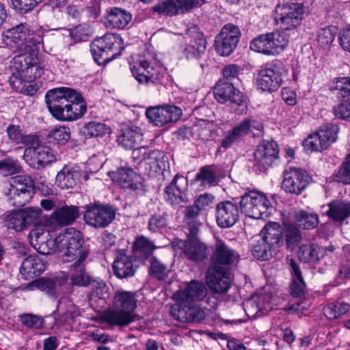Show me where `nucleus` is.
Returning <instances> with one entry per match:
<instances>
[{"mask_svg":"<svg viewBox=\"0 0 350 350\" xmlns=\"http://www.w3.org/2000/svg\"><path fill=\"white\" fill-rule=\"evenodd\" d=\"M21 212L27 226L40 221L42 210L38 207H29L21 210Z\"/></svg>","mask_w":350,"mask_h":350,"instance_id":"obj_60","label":"nucleus"},{"mask_svg":"<svg viewBox=\"0 0 350 350\" xmlns=\"http://www.w3.org/2000/svg\"><path fill=\"white\" fill-rule=\"evenodd\" d=\"M42 0H11L14 8L21 13L32 10Z\"/></svg>","mask_w":350,"mask_h":350,"instance_id":"obj_61","label":"nucleus"},{"mask_svg":"<svg viewBox=\"0 0 350 350\" xmlns=\"http://www.w3.org/2000/svg\"><path fill=\"white\" fill-rule=\"evenodd\" d=\"M240 37L241 31L237 26L226 24L215 37V51L221 56L230 55L237 48Z\"/></svg>","mask_w":350,"mask_h":350,"instance_id":"obj_17","label":"nucleus"},{"mask_svg":"<svg viewBox=\"0 0 350 350\" xmlns=\"http://www.w3.org/2000/svg\"><path fill=\"white\" fill-rule=\"evenodd\" d=\"M293 216L297 224L304 229L314 228L319 221L317 215L303 210L295 211Z\"/></svg>","mask_w":350,"mask_h":350,"instance_id":"obj_48","label":"nucleus"},{"mask_svg":"<svg viewBox=\"0 0 350 350\" xmlns=\"http://www.w3.org/2000/svg\"><path fill=\"white\" fill-rule=\"evenodd\" d=\"M174 105H163L148 107L146 116L149 122L157 126H162L172 120Z\"/></svg>","mask_w":350,"mask_h":350,"instance_id":"obj_28","label":"nucleus"},{"mask_svg":"<svg viewBox=\"0 0 350 350\" xmlns=\"http://www.w3.org/2000/svg\"><path fill=\"white\" fill-rule=\"evenodd\" d=\"M275 21L282 30H293L301 23L304 13L302 4L280 1L275 8Z\"/></svg>","mask_w":350,"mask_h":350,"instance_id":"obj_9","label":"nucleus"},{"mask_svg":"<svg viewBox=\"0 0 350 350\" xmlns=\"http://www.w3.org/2000/svg\"><path fill=\"white\" fill-rule=\"evenodd\" d=\"M325 214L336 221H343L350 216V202L332 200L327 204Z\"/></svg>","mask_w":350,"mask_h":350,"instance_id":"obj_37","label":"nucleus"},{"mask_svg":"<svg viewBox=\"0 0 350 350\" xmlns=\"http://www.w3.org/2000/svg\"><path fill=\"white\" fill-rule=\"evenodd\" d=\"M204 0H176V14H184L199 8L204 3Z\"/></svg>","mask_w":350,"mask_h":350,"instance_id":"obj_59","label":"nucleus"},{"mask_svg":"<svg viewBox=\"0 0 350 350\" xmlns=\"http://www.w3.org/2000/svg\"><path fill=\"white\" fill-rule=\"evenodd\" d=\"M72 267L75 271L71 274L70 280L73 285L86 286L92 283L93 280L85 271L83 262L77 264L76 267Z\"/></svg>","mask_w":350,"mask_h":350,"instance_id":"obj_50","label":"nucleus"},{"mask_svg":"<svg viewBox=\"0 0 350 350\" xmlns=\"http://www.w3.org/2000/svg\"><path fill=\"white\" fill-rule=\"evenodd\" d=\"M131 71L133 77L139 83H148L154 82V70L146 60L135 62L130 65Z\"/></svg>","mask_w":350,"mask_h":350,"instance_id":"obj_35","label":"nucleus"},{"mask_svg":"<svg viewBox=\"0 0 350 350\" xmlns=\"http://www.w3.org/2000/svg\"><path fill=\"white\" fill-rule=\"evenodd\" d=\"M230 271L208 268L206 274V282L210 288L215 293L223 294L228 291L230 287L229 280Z\"/></svg>","mask_w":350,"mask_h":350,"instance_id":"obj_27","label":"nucleus"},{"mask_svg":"<svg viewBox=\"0 0 350 350\" xmlns=\"http://www.w3.org/2000/svg\"><path fill=\"white\" fill-rule=\"evenodd\" d=\"M284 235L287 247L291 250H293L301 240L299 229L293 224L286 225Z\"/></svg>","mask_w":350,"mask_h":350,"instance_id":"obj_52","label":"nucleus"},{"mask_svg":"<svg viewBox=\"0 0 350 350\" xmlns=\"http://www.w3.org/2000/svg\"><path fill=\"white\" fill-rule=\"evenodd\" d=\"M37 144H29L24 150L23 157L34 168H42L55 160L50 148Z\"/></svg>","mask_w":350,"mask_h":350,"instance_id":"obj_20","label":"nucleus"},{"mask_svg":"<svg viewBox=\"0 0 350 350\" xmlns=\"http://www.w3.org/2000/svg\"><path fill=\"white\" fill-rule=\"evenodd\" d=\"M350 310V304L344 301L328 303L323 308L325 316L330 320L338 319Z\"/></svg>","mask_w":350,"mask_h":350,"instance_id":"obj_46","label":"nucleus"},{"mask_svg":"<svg viewBox=\"0 0 350 350\" xmlns=\"http://www.w3.org/2000/svg\"><path fill=\"white\" fill-rule=\"evenodd\" d=\"M336 34L337 29L334 26L321 28L317 32V42L322 47L329 46L334 42Z\"/></svg>","mask_w":350,"mask_h":350,"instance_id":"obj_53","label":"nucleus"},{"mask_svg":"<svg viewBox=\"0 0 350 350\" xmlns=\"http://www.w3.org/2000/svg\"><path fill=\"white\" fill-rule=\"evenodd\" d=\"M154 13L165 16L175 15V0H162L154 5L152 8Z\"/></svg>","mask_w":350,"mask_h":350,"instance_id":"obj_57","label":"nucleus"},{"mask_svg":"<svg viewBox=\"0 0 350 350\" xmlns=\"http://www.w3.org/2000/svg\"><path fill=\"white\" fill-rule=\"evenodd\" d=\"M21 170V166L15 161L5 159L0 162V174L3 176H9L18 173Z\"/></svg>","mask_w":350,"mask_h":350,"instance_id":"obj_62","label":"nucleus"},{"mask_svg":"<svg viewBox=\"0 0 350 350\" xmlns=\"http://www.w3.org/2000/svg\"><path fill=\"white\" fill-rule=\"evenodd\" d=\"M206 313L196 306H183L178 308L176 320L182 322L198 323L204 320Z\"/></svg>","mask_w":350,"mask_h":350,"instance_id":"obj_40","label":"nucleus"},{"mask_svg":"<svg viewBox=\"0 0 350 350\" xmlns=\"http://www.w3.org/2000/svg\"><path fill=\"white\" fill-rule=\"evenodd\" d=\"M297 255L299 260L304 263L315 262L323 257V250L314 244L302 245Z\"/></svg>","mask_w":350,"mask_h":350,"instance_id":"obj_42","label":"nucleus"},{"mask_svg":"<svg viewBox=\"0 0 350 350\" xmlns=\"http://www.w3.org/2000/svg\"><path fill=\"white\" fill-rule=\"evenodd\" d=\"M240 259L239 253L228 245L223 240L217 239L214 244L208 268L221 271H230L231 267L237 265Z\"/></svg>","mask_w":350,"mask_h":350,"instance_id":"obj_12","label":"nucleus"},{"mask_svg":"<svg viewBox=\"0 0 350 350\" xmlns=\"http://www.w3.org/2000/svg\"><path fill=\"white\" fill-rule=\"evenodd\" d=\"M330 90L336 92L340 103L333 107L334 116L350 121V77H338L333 79Z\"/></svg>","mask_w":350,"mask_h":350,"instance_id":"obj_13","label":"nucleus"},{"mask_svg":"<svg viewBox=\"0 0 350 350\" xmlns=\"http://www.w3.org/2000/svg\"><path fill=\"white\" fill-rule=\"evenodd\" d=\"M293 280L291 284V293L296 298L302 299L305 296L306 284L299 265L293 259L290 260Z\"/></svg>","mask_w":350,"mask_h":350,"instance_id":"obj_38","label":"nucleus"},{"mask_svg":"<svg viewBox=\"0 0 350 350\" xmlns=\"http://www.w3.org/2000/svg\"><path fill=\"white\" fill-rule=\"evenodd\" d=\"M216 221L221 228H230L239 220V208L231 201L219 202L216 207Z\"/></svg>","mask_w":350,"mask_h":350,"instance_id":"obj_23","label":"nucleus"},{"mask_svg":"<svg viewBox=\"0 0 350 350\" xmlns=\"http://www.w3.org/2000/svg\"><path fill=\"white\" fill-rule=\"evenodd\" d=\"M150 274L159 280H165L170 272L167 267L154 257L150 259Z\"/></svg>","mask_w":350,"mask_h":350,"instance_id":"obj_54","label":"nucleus"},{"mask_svg":"<svg viewBox=\"0 0 350 350\" xmlns=\"http://www.w3.org/2000/svg\"><path fill=\"white\" fill-rule=\"evenodd\" d=\"M10 140L16 144H37L39 142L38 137L34 135H25L22 133L20 126L10 124L6 129Z\"/></svg>","mask_w":350,"mask_h":350,"instance_id":"obj_43","label":"nucleus"},{"mask_svg":"<svg viewBox=\"0 0 350 350\" xmlns=\"http://www.w3.org/2000/svg\"><path fill=\"white\" fill-rule=\"evenodd\" d=\"M45 101L52 116L61 121L77 120L86 111V105L81 94L69 88L48 91Z\"/></svg>","mask_w":350,"mask_h":350,"instance_id":"obj_1","label":"nucleus"},{"mask_svg":"<svg viewBox=\"0 0 350 350\" xmlns=\"http://www.w3.org/2000/svg\"><path fill=\"white\" fill-rule=\"evenodd\" d=\"M207 295V288L204 283L198 280H191L183 291L176 292V299L187 301L203 300Z\"/></svg>","mask_w":350,"mask_h":350,"instance_id":"obj_30","label":"nucleus"},{"mask_svg":"<svg viewBox=\"0 0 350 350\" xmlns=\"http://www.w3.org/2000/svg\"><path fill=\"white\" fill-rule=\"evenodd\" d=\"M123 49L120 36L111 33L95 39L90 46L91 53L98 65L112 61L121 54Z\"/></svg>","mask_w":350,"mask_h":350,"instance_id":"obj_4","label":"nucleus"},{"mask_svg":"<svg viewBox=\"0 0 350 350\" xmlns=\"http://www.w3.org/2000/svg\"><path fill=\"white\" fill-rule=\"evenodd\" d=\"M9 70L11 73L10 82L13 87H19L23 82H31L44 73L37 53H24L16 55L11 62Z\"/></svg>","mask_w":350,"mask_h":350,"instance_id":"obj_2","label":"nucleus"},{"mask_svg":"<svg viewBox=\"0 0 350 350\" xmlns=\"http://www.w3.org/2000/svg\"><path fill=\"white\" fill-rule=\"evenodd\" d=\"M214 96L216 100L221 103L230 101L231 107L239 115L246 113L247 102L241 92L236 90L232 83L219 81L214 89Z\"/></svg>","mask_w":350,"mask_h":350,"instance_id":"obj_11","label":"nucleus"},{"mask_svg":"<svg viewBox=\"0 0 350 350\" xmlns=\"http://www.w3.org/2000/svg\"><path fill=\"white\" fill-rule=\"evenodd\" d=\"M57 248L63 261L74 262L72 267L83 262L88 257L89 250L83 245L84 240L80 231L69 228L56 238Z\"/></svg>","mask_w":350,"mask_h":350,"instance_id":"obj_3","label":"nucleus"},{"mask_svg":"<svg viewBox=\"0 0 350 350\" xmlns=\"http://www.w3.org/2000/svg\"><path fill=\"white\" fill-rule=\"evenodd\" d=\"M338 182L344 184L350 183V153L347 155L337 174Z\"/></svg>","mask_w":350,"mask_h":350,"instance_id":"obj_64","label":"nucleus"},{"mask_svg":"<svg viewBox=\"0 0 350 350\" xmlns=\"http://www.w3.org/2000/svg\"><path fill=\"white\" fill-rule=\"evenodd\" d=\"M143 140L140 128L134 125L123 124L117 136V142L125 149H133L139 146Z\"/></svg>","mask_w":350,"mask_h":350,"instance_id":"obj_25","label":"nucleus"},{"mask_svg":"<svg viewBox=\"0 0 350 350\" xmlns=\"http://www.w3.org/2000/svg\"><path fill=\"white\" fill-rule=\"evenodd\" d=\"M288 43V37L283 31L261 34L250 43V49L265 55H275L282 53Z\"/></svg>","mask_w":350,"mask_h":350,"instance_id":"obj_10","label":"nucleus"},{"mask_svg":"<svg viewBox=\"0 0 350 350\" xmlns=\"http://www.w3.org/2000/svg\"><path fill=\"white\" fill-rule=\"evenodd\" d=\"M286 70L280 62H275L262 68L257 77L258 87L262 91L274 92L282 85Z\"/></svg>","mask_w":350,"mask_h":350,"instance_id":"obj_15","label":"nucleus"},{"mask_svg":"<svg viewBox=\"0 0 350 350\" xmlns=\"http://www.w3.org/2000/svg\"><path fill=\"white\" fill-rule=\"evenodd\" d=\"M22 323L29 328L39 329L44 325V319L36 314H25L21 316Z\"/></svg>","mask_w":350,"mask_h":350,"instance_id":"obj_63","label":"nucleus"},{"mask_svg":"<svg viewBox=\"0 0 350 350\" xmlns=\"http://www.w3.org/2000/svg\"><path fill=\"white\" fill-rule=\"evenodd\" d=\"M145 170L150 176L155 177L165 170L167 163L163 153L158 150H152L145 157Z\"/></svg>","mask_w":350,"mask_h":350,"instance_id":"obj_33","label":"nucleus"},{"mask_svg":"<svg viewBox=\"0 0 350 350\" xmlns=\"http://www.w3.org/2000/svg\"><path fill=\"white\" fill-rule=\"evenodd\" d=\"M33 190L34 183L31 177L18 175L9 179L5 193L13 206L21 207L31 198Z\"/></svg>","mask_w":350,"mask_h":350,"instance_id":"obj_7","label":"nucleus"},{"mask_svg":"<svg viewBox=\"0 0 350 350\" xmlns=\"http://www.w3.org/2000/svg\"><path fill=\"white\" fill-rule=\"evenodd\" d=\"M100 318L103 322L110 325L124 327L136 321L137 315L116 308L104 310Z\"/></svg>","mask_w":350,"mask_h":350,"instance_id":"obj_26","label":"nucleus"},{"mask_svg":"<svg viewBox=\"0 0 350 350\" xmlns=\"http://www.w3.org/2000/svg\"><path fill=\"white\" fill-rule=\"evenodd\" d=\"M107 23L113 28L119 29L126 27L132 19L130 12L119 8H113L107 14Z\"/></svg>","mask_w":350,"mask_h":350,"instance_id":"obj_39","label":"nucleus"},{"mask_svg":"<svg viewBox=\"0 0 350 350\" xmlns=\"http://www.w3.org/2000/svg\"><path fill=\"white\" fill-rule=\"evenodd\" d=\"M113 270L114 275L121 279L133 276L135 268L132 257L124 251H118L113 263Z\"/></svg>","mask_w":350,"mask_h":350,"instance_id":"obj_31","label":"nucleus"},{"mask_svg":"<svg viewBox=\"0 0 350 350\" xmlns=\"http://www.w3.org/2000/svg\"><path fill=\"white\" fill-rule=\"evenodd\" d=\"M240 206L247 216L256 219L268 218L273 209L268 198L256 191H250L242 196Z\"/></svg>","mask_w":350,"mask_h":350,"instance_id":"obj_8","label":"nucleus"},{"mask_svg":"<svg viewBox=\"0 0 350 350\" xmlns=\"http://www.w3.org/2000/svg\"><path fill=\"white\" fill-rule=\"evenodd\" d=\"M182 212L184 213L183 228L187 230V237L196 238L202 224L198 219L200 210L195 205H189L185 206Z\"/></svg>","mask_w":350,"mask_h":350,"instance_id":"obj_32","label":"nucleus"},{"mask_svg":"<svg viewBox=\"0 0 350 350\" xmlns=\"http://www.w3.org/2000/svg\"><path fill=\"white\" fill-rule=\"evenodd\" d=\"M108 130L106 124L98 122H90L82 129L83 133L89 137L103 135L107 133Z\"/></svg>","mask_w":350,"mask_h":350,"instance_id":"obj_55","label":"nucleus"},{"mask_svg":"<svg viewBox=\"0 0 350 350\" xmlns=\"http://www.w3.org/2000/svg\"><path fill=\"white\" fill-rule=\"evenodd\" d=\"M90 285L92 286L91 299L105 300L109 297L108 287L103 280H94Z\"/></svg>","mask_w":350,"mask_h":350,"instance_id":"obj_58","label":"nucleus"},{"mask_svg":"<svg viewBox=\"0 0 350 350\" xmlns=\"http://www.w3.org/2000/svg\"><path fill=\"white\" fill-rule=\"evenodd\" d=\"M79 208L76 206H64L57 208L51 215L53 224L64 226L72 224L79 217Z\"/></svg>","mask_w":350,"mask_h":350,"instance_id":"obj_34","label":"nucleus"},{"mask_svg":"<svg viewBox=\"0 0 350 350\" xmlns=\"http://www.w3.org/2000/svg\"><path fill=\"white\" fill-rule=\"evenodd\" d=\"M45 264L38 256H29L22 262L21 272L24 274L38 275L45 271Z\"/></svg>","mask_w":350,"mask_h":350,"instance_id":"obj_44","label":"nucleus"},{"mask_svg":"<svg viewBox=\"0 0 350 350\" xmlns=\"http://www.w3.org/2000/svg\"><path fill=\"white\" fill-rule=\"evenodd\" d=\"M154 249L155 246L152 242L142 237L135 241L133 252L136 258L143 260L149 257L153 253Z\"/></svg>","mask_w":350,"mask_h":350,"instance_id":"obj_47","label":"nucleus"},{"mask_svg":"<svg viewBox=\"0 0 350 350\" xmlns=\"http://www.w3.org/2000/svg\"><path fill=\"white\" fill-rule=\"evenodd\" d=\"M262 239L277 249L282 241V229L277 222H269L261 231Z\"/></svg>","mask_w":350,"mask_h":350,"instance_id":"obj_41","label":"nucleus"},{"mask_svg":"<svg viewBox=\"0 0 350 350\" xmlns=\"http://www.w3.org/2000/svg\"><path fill=\"white\" fill-rule=\"evenodd\" d=\"M5 221L8 228L14 229L16 231H21L27 226L21 211L8 215Z\"/></svg>","mask_w":350,"mask_h":350,"instance_id":"obj_56","label":"nucleus"},{"mask_svg":"<svg viewBox=\"0 0 350 350\" xmlns=\"http://www.w3.org/2000/svg\"><path fill=\"white\" fill-rule=\"evenodd\" d=\"M282 188L289 193L299 195L311 180L308 173L301 168L291 167L283 173Z\"/></svg>","mask_w":350,"mask_h":350,"instance_id":"obj_18","label":"nucleus"},{"mask_svg":"<svg viewBox=\"0 0 350 350\" xmlns=\"http://www.w3.org/2000/svg\"><path fill=\"white\" fill-rule=\"evenodd\" d=\"M279 150L275 142H262L254 152V167L260 172L269 169L278 158Z\"/></svg>","mask_w":350,"mask_h":350,"instance_id":"obj_19","label":"nucleus"},{"mask_svg":"<svg viewBox=\"0 0 350 350\" xmlns=\"http://www.w3.org/2000/svg\"><path fill=\"white\" fill-rule=\"evenodd\" d=\"M81 175L79 167L65 165L56 176V184L62 189L74 188L80 183Z\"/></svg>","mask_w":350,"mask_h":350,"instance_id":"obj_29","label":"nucleus"},{"mask_svg":"<svg viewBox=\"0 0 350 350\" xmlns=\"http://www.w3.org/2000/svg\"><path fill=\"white\" fill-rule=\"evenodd\" d=\"M30 244L40 254L49 255L55 251L56 239L53 240L50 232L44 228H36L29 234Z\"/></svg>","mask_w":350,"mask_h":350,"instance_id":"obj_21","label":"nucleus"},{"mask_svg":"<svg viewBox=\"0 0 350 350\" xmlns=\"http://www.w3.org/2000/svg\"><path fill=\"white\" fill-rule=\"evenodd\" d=\"M109 176L115 183L124 189L135 191L143 186L142 176L131 167H119L116 171L109 172Z\"/></svg>","mask_w":350,"mask_h":350,"instance_id":"obj_22","label":"nucleus"},{"mask_svg":"<svg viewBox=\"0 0 350 350\" xmlns=\"http://www.w3.org/2000/svg\"><path fill=\"white\" fill-rule=\"evenodd\" d=\"M115 209L100 203H90L85 206L83 219L88 225L96 228H105L115 219Z\"/></svg>","mask_w":350,"mask_h":350,"instance_id":"obj_14","label":"nucleus"},{"mask_svg":"<svg viewBox=\"0 0 350 350\" xmlns=\"http://www.w3.org/2000/svg\"><path fill=\"white\" fill-rule=\"evenodd\" d=\"M70 137L69 129L65 126H60L51 130L47 136L49 143L57 145L66 144Z\"/></svg>","mask_w":350,"mask_h":350,"instance_id":"obj_51","label":"nucleus"},{"mask_svg":"<svg viewBox=\"0 0 350 350\" xmlns=\"http://www.w3.org/2000/svg\"><path fill=\"white\" fill-rule=\"evenodd\" d=\"M276 249L267 243L265 240H259L252 249L253 256L260 260H267L272 256L273 251Z\"/></svg>","mask_w":350,"mask_h":350,"instance_id":"obj_49","label":"nucleus"},{"mask_svg":"<svg viewBox=\"0 0 350 350\" xmlns=\"http://www.w3.org/2000/svg\"><path fill=\"white\" fill-rule=\"evenodd\" d=\"M339 128L336 124L325 126L317 132L311 134L303 142L308 151L318 152L327 149L337 139Z\"/></svg>","mask_w":350,"mask_h":350,"instance_id":"obj_16","label":"nucleus"},{"mask_svg":"<svg viewBox=\"0 0 350 350\" xmlns=\"http://www.w3.org/2000/svg\"><path fill=\"white\" fill-rule=\"evenodd\" d=\"M189 240L183 241L176 239V247L180 248L185 256L194 262L202 261L207 258V247L195 238L188 237Z\"/></svg>","mask_w":350,"mask_h":350,"instance_id":"obj_24","label":"nucleus"},{"mask_svg":"<svg viewBox=\"0 0 350 350\" xmlns=\"http://www.w3.org/2000/svg\"><path fill=\"white\" fill-rule=\"evenodd\" d=\"M263 129L262 123L256 117L245 118L226 132L219 149L226 150L232 145L240 143L243 137L250 132L254 136H260L263 133Z\"/></svg>","mask_w":350,"mask_h":350,"instance_id":"obj_6","label":"nucleus"},{"mask_svg":"<svg viewBox=\"0 0 350 350\" xmlns=\"http://www.w3.org/2000/svg\"><path fill=\"white\" fill-rule=\"evenodd\" d=\"M206 40L199 28L194 25L185 29L183 41L178 49L179 59H198L204 53L206 48Z\"/></svg>","mask_w":350,"mask_h":350,"instance_id":"obj_5","label":"nucleus"},{"mask_svg":"<svg viewBox=\"0 0 350 350\" xmlns=\"http://www.w3.org/2000/svg\"><path fill=\"white\" fill-rule=\"evenodd\" d=\"M137 302L136 293L132 291H119L116 293L113 298V304L116 308L129 313H133L137 307Z\"/></svg>","mask_w":350,"mask_h":350,"instance_id":"obj_36","label":"nucleus"},{"mask_svg":"<svg viewBox=\"0 0 350 350\" xmlns=\"http://www.w3.org/2000/svg\"><path fill=\"white\" fill-rule=\"evenodd\" d=\"M29 27L26 24L16 25L7 32L6 38L10 40L9 44L12 43L18 49L24 48L26 35L29 31Z\"/></svg>","mask_w":350,"mask_h":350,"instance_id":"obj_45","label":"nucleus"}]
</instances>
